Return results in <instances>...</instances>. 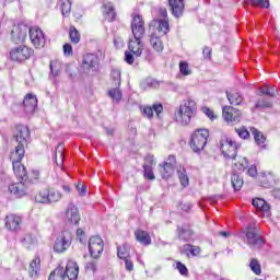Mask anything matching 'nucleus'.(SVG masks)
I'll return each instance as SVG.
<instances>
[{"mask_svg": "<svg viewBox=\"0 0 280 280\" xmlns=\"http://www.w3.org/2000/svg\"><path fill=\"white\" fill-rule=\"evenodd\" d=\"M71 0H59L62 16H69L71 13Z\"/></svg>", "mask_w": 280, "mask_h": 280, "instance_id": "f704fd0d", "label": "nucleus"}, {"mask_svg": "<svg viewBox=\"0 0 280 280\" xmlns=\"http://www.w3.org/2000/svg\"><path fill=\"white\" fill-rule=\"evenodd\" d=\"M23 105L25 113L32 115V113H34L38 107V98L36 95L27 94L23 101Z\"/></svg>", "mask_w": 280, "mask_h": 280, "instance_id": "f3484780", "label": "nucleus"}, {"mask_svg": "<svg viewBox=\"0 0 280 280\" xmlns=\"http://www.w3.org/2000/svg\"><path fill=\"white\" fill-rule=\"evenodd\" d=\"M125 260V266H126V270H128L129 272H131V270H133V265H132V260L127 258H124Z\"/></svg>", "mask_w": 280, "mask_h": 280, "instance_id": "69168bd1", "label": "nucleus"}, {"mask_svg": "<svg viewBox=\"0 0 280 280\" xmlns=\"http://www.w3.org/2000/svg\"><path fill=\"white\" fill-rule=\"evenodd\" d=\"M77 237L81 244H86V234L84 233V230L78 229Z\"/></svg>", "mask_w": 280, "mask_h": 280, "instance_id": "864d4df0", "label": "nucleus"}, {"mask_svg": "<svg viewBox=\"0 0 280 280\" xmlns=\"http://www.w3.org/2000/svg\"><path fill=\"white\" fill-rule=\"evenodd\" d=\"M27 40L36 47V49H40V47H45V36H28Z\"/></svg>", "mask_w": 280, "mask_h": 280, "instance_id": "e433bc0d", "label": "nucleus"}, {"mask_svg": "<svg viewBox=\"0 0 280 280\" xmlns=\"http://www.w3.org/2000/svg\"><path fill=\"white\" fill-rule=\"evenodd\" d=\"M129 50L137 57L143 54V43H141V37L133 36L129 40Z\"/></svg>", "mask_w": 280, "mask_h": 280, "instance_id": "412c9836", "label": "nucleus"}, {"mask_svg": "<svg viewBox=\"0 0 280 280\" xmlns=\"http://www.w3.org/2000/svg\"><path fill=\"white\" fill-rule=\"evenodd\" d=\"M194 235V231L187 226V224L184 225H177V237L178 240H183V242H187L188 240H191V236Z\"/></svg>", "mask_w": 280, "mask_h": 280, "instance_id": "b1692460", "label": "nucleus"}, {"mask_svg": "<svg viewBox=\"0 0 280 280\" xmlns=\"http://www.w3.org/2000/svg\"><path fill=\"white\" fill-rule=\"evenodd\" d=\"M83 69H86L88 71H97L100 69V59L94 54H88L83 57Z\"/></svg>", "mask_w": 280, "mask_h": 280, "instance_id": "f8f14e48", "label": "nucleus"}, {"mask_svg": "<svg viewBox=\"0 0 280 280\" xmlns=\"http://www.w3.org/2000/svg\"><path fill=\"white\" fill-rule=\"evenodd\" d=\"M198 107H196V101L188 98L183 101L179 109L176 114V121L182 126H189L191 124V117L196 115Z\"/></svg>", "mask_w": 280, "mask_h": 280, "instance_id": "f257e3e1", "label": "nucleus"}, {"mask_svg": "<svg viewBox=\"0 0 280 280\" xmlns=\"http://www.w3.org/2000/svg\"><path fill=\"white\" fill-rule=\"evenodd\" d=\"M220 149L225 159H232L235 161V159H237V150H240V144L224 136L221 138Z\"/></svg>", "mask_w": 280, "mask_h": 280, "instance_id": "20e7f679", "label": "nucleus"}, {"mask_svg": "<svg viewBox=\"0 0 280 280\" xmlns=\"http://www.w3.org/2000/svg\"><path fill=\"white\" fill-rule=\"evenodd\" d=\"M252 205L255 207V209H258V211L265 213V215L270 213V205L261 198L253 199Z\"/></svg>", "mask_w": 280, "mask_h": 280, "instance_id": "393cba45", "label": "nucleus"}, {"mask_svg": "<svg viewBox=\"0 0 280 280\" xmlns=\"http://www.w3.org/2000/svg\"><path fill=\"white\" fill-rule=\"evenodd\" d=\"M255 108H272V102L262 98L256 103Z\"/></svg>", "mask_w": 280, "mask_h": 280, "instance_id": "09e8293b", "label": "nucleus"}, {"mask_svg": "<svg viewBox=\"0 0 280 280\" xmlns=\"http://www.w3.org/2000/svg\"><path fill=\"white\" fill-rule=\"evenodd\" d=\"M131 32L133 36H143V34H145V22L143 21V16L140 14L132 16Z\"/></svg>", "mask_w": 280, "mask_h": 280, "instance_id": "9b49d317", "label": "nucleus"}, {"mask_svg": "<svg viewBox=\"0 0 280 280\" xmlns=\"http://www.w3.org/2000/svg\"><path fill=\"white\" fill-rule=\"evenodd\" d=\"M15 30H20V36H27V32L30 36H45V33H43V30L38 26H32L27 27V25L19 24L15 26Z\"/></svg>", "mask_w": 280, "mask_h": 280, "instance_id": "2eb2a0df", "label": "nucleus"}, {"mask_svg": "<svg viewBox=\"0 0 280 280\" xmlns=\"http://www.w3.org/2000/svg\"><path fill=\"white\" fill-rule=\"evenodd\" d=\"M178 174V178L180 180V185L183 187H187V185H189V176H187V171H185V168H179L177 171Z\"/></svg>", "mask_w": 280, "mask_h": 280, "instance_id": "58836bf2", "label": "nucleus"}, {"mask_svg": "<svg viewBox=\"0 0 280 280\" xmlns=\"http://www.w3.org/2000/svg\"><path fill=\"white\" fill-rule=\"evenodd\" d=\"M235 132L238 135L241 139H249L250 132L246 127L235 128Z\"/></svg>", "mask_w": 280, "mask_h": 280, "instance_id": "49530a36", "label": "nucleus"}, {"mask_svg": "<svg viewBox=\"0 0 280 280\" xmlns=\"http://www.w3.org/2000/svg\"><path fill=\"white\" fill-rule=\"evenodd\" d=\"M89 252L93 259H100V255L104 253V240L100 236L90 237Z\"/></svg>", "mask_w": 280, "mask_h": 280, "instance_id": "6e6552de", "label": "nucleus"}, {"mask_svg": "<svg viewBox=\"0 0 280 280\" xmlns=\"http://www.w3.org/2000/svg\"><path fill=\"white\" fill-rule=\"evenodd\" d=\"M144 59L147 60V62H154V52H152L151 50H145L144 51Z\"/></svg>", "mask_w": 280, "mask_h": 280, "instance_id": "bf43d9fd", "label": "nucleus"}, {"mask_svg": "<svg viewBox=\"0 0 280 280\" xmlns=\"http://www.w3.org/2000/svg\"><path fill=\"white\" fill-rule=\"evenodd\" d=\"M203 113L209 117V119H215V115H213V110H211L209 107H203Z\"/></svg>", "mask_w": 280, "mask_h": 280, "instance_id": "338daca9", "label": "nucleus"}, {"mask_svg": "<svg viewBox=\"0 0 280 280\" xmlns=\"http://www.w3.org/2000/svg\"><path fill=\"white\" fill-rule=\"evenodd\" d=\"M62 198V194L58 190H42L38 195L35 196L36 202H40L43 205L58 202Z\"/></svg>", "mask_w": 280, "mask_h": 280, "instance_id": "423d86ee", "label": "nucleus"}, {"mask_svg": "<svg viewBox=\"0 0 280 280\" xmlns=\"http://www.w3.org/2000/svg\"><path fill=\"white\" fill-rule=\"evenodd\" d=\"M65 270V277L68 278L69 280H77L78 275H80V267L78 266V262L73 260H69L67 262L66 269Z\"/></svg>", "mask_w": 280, "mask_h": 280, "instance_id": "dca6fc26", "label": "nucleus"}, {"mask_svg": "<svg viewBox=\"0 0 280 280\" xmlns=\"http://www.w3.org/2000/svg\"><path fill=\"white\" fill-rule=\"evenodd\" d=\"M49 67L52 78H58L60 75V63L58 61H50Z\"/></svg>", "mask_w": 280, "mask_h": 280, "instance_id": "37998d69", "label": "nucleus"}, {"mask_svg": "<svg viewBox=\"0 0 280 280\" xmlns=\"http://www.w3.org/2000/svg\"><path fill=\"white\" fill-rule=\"evenodd\" d=\"M173 16L179 19L185 10V0H168Z\"/></svg>", "mask_w": 280, "mask_h": 280, "instance_id": "4be33fe9", "label": "nucleus"}, {"mask_svg": "<svg viewBox=\"0 0 280 280\" xmlns=\"http://www.w3.org/2000/svg\"><path fill=\"white\" fill-rule=\"evenodd\" d=\"M247 244L253 250H257L264 246V238L259 235L257 229L248 228L246 232Z\"/></svg>", "mask_w": 280, "mask_h": 280, "instance_id": "1a4fd4ad", "label": "nucleus"}, {"mask_svg": "<svg viewBox=\"0 0 280 280\" xmlns=\"http://www.w3.org/2000/svg\"><path fill=\"white\" fill-rule=\"evenodd\" d=\"M154 113H155L156 117L159 119H161V113H163V104H161V103L153 104L152 107L144 106V108L142 110V115L144 117H148V119H152V117H154Z\"/></svg>", "mask_w": 280, "mask_h": 280, "instance_id": "6ab92c4d", "label": "nucleus"}, {"mask_svg": "<svg viewBox=\"0 0 280 280\" xmlns=\"http://www.w3.org/2000/svg\"><path fill=\"white\" fill-rule=\"evenodd\" d=\"M112 80H114L115 86H121V70L112 69Z\"/></svg>", "mask_w": 280, "mask_h": 280, "instance_id": "ea45409f", "label": "nucleus"}, {"mask_svg": "<svg viewBox=\"0 0 280 280\" xmlns=\"http://www.w3.org/2000/svg\"><path fill=\"white\" fill-rule=\"evenodd\" d=\"M259 91H260L259 95H268L269 97H277V89L275 88L270 90L268 85H265L260 88Z\"/></svg>", "mask_w": 280, "mask_h": 280, "instance_id": "a19ab883", "label": "nucleus"}, {"mask_svg": "<svg viewBox=\"0 0 280 280\" xmlns=\"http://www.w3.org/2000/svg\"><path fill=\"white\" fill-rule=\"evenodd\" d=\"M179 71H180L182 75H191V71L189 69V63H187V61L179 62Z\"/></svg>", "mask_w": 280, "mask_h": 280, "instance_id": "de8ad7c7", "label": "nucleus"}, {"mask_svg": "<svg viewBox=\"0 0 280 280\" xmlns=\"http://www.w3.org/2000/svg\"><path fill=\"white\" fill-rule=\"evenodd\" d=\"M150 44L152 45L153 49L158 52L163 51V42L159 36H152L150 38Z\"/></svg>", "mask_w": 280, "mask_h": 280, "instance_id": "4c0bfd02", "label": "nucleus"}, {"mask_svg": "<svg viewBox=\"0 0 280 280\" xmlns=\"http://www.w3.org/2000/svg\"><path fill=\"white\" fill-rule=\"evenodd\" d=\"M38 270H40V258L36 257L30 264V276L36 277L38 275Z\"/></svg>", "mask_w": 280, "mask_h": 280, "instance_id": "72a5a7b5", "label": "nucleus"}, {"mask_svg": "<svg viewBox=\"0 0 280 280\" xmlns=\"http://www.w3.org/2000/svg\"><path fill=\"white\" fill-rule=\"evenodd\" d=\"M15 156L16 159L13 160V172L18 178H21V180H27V170L21 164L23 159H19V154H15Z\"/></svg>", "mask_w": 280, "mask_h": 280, "instance_id": "a211bd4d", "label": "nucleus"}, {"mask_svg": "<svg viewBox=\"0 0 280 280\" xmlns=\"http://www.w3.org/2000/svg\"><path fill=\"white\" fill-rule=\"evenodd\" d=\"M125 62H127V65H133L135 55H132V51H126L125 52Z\"/></svg>", "mask_w": 280, "mask_h": 280, "instance_id": "4d7b16f0", "label": "nucleus"}, {"mask_svg": "<svg viewBox=\"0 0 280 280\" xmlns=\"http://www.w3.org/2000/svg\"><path fill=\"white\" fill-rule=\"evenodd\" d=\"M85 270H91L92 272L97 271V261H90L85 266Z\"/></svg>", "mask_w": 280, "mask_h": 280, "instance_id": "052dcab7", "label": "nucleus"}, {"mask_svg": "<svg viewBox=\"0 0 280 280\" xmlns=\"http://www.w3.org/2000/svg\"><path fill=\"white\" fill-rule=\"evenodd\" d=\"M232 187L234 188V191H240L244 185V178L240 176L237 173H233L231 177Z\"/></svg>", "mask_w": 280, "mask_h": 280, "instance_id": "c756f323", "label": "nucleus"}, {"mask_svg": "<svg viewBox=\"0 0 280 280\" xmlns=\"http://www.w3.org/2000/svg\"><path fill=\"white\" fill-rule=\"evenodd\" d=\"M248 176H252V178H255L257 176V166L252 165L247 171Z\"/></svg>", "mask_w": 280, "mask_h": 280, "instance_id": "0e129e2a", "label": "nucleus"}, {"mask_svg": "<svg viewBox=\"0 0 280 280\" xmlns=\"http://www.w3.org/2000/svg\"><path fill=\"white\" fill-rule=\"evenodd\" d=\"M21 242L24 244V246H30L34 244V237H32V234H25Z\"/></svg>", "mask_w": 280, "mask_h": 280, "instance_id": "6e6d98bb", "label": "nucleus"}, {"mask_svg": "<svg viewBox=\"0 0 280 280\" xmlns=\"http://www.w3.org/2000/svg\"><path fill=\"white\" fill-rule=\"evenodd\" d=\"M209 139L208 129H196L190 139V148L195 152H202L205 145H207V140Z\"/></svg>", "mask_w": 280, "mask_h": 280, "instance_id": "7ed1b4c3", "label": "nucleus"}, {"mask_svg": "<svg viewBox=\"0 0 280 280\" xmlns=\"http://www.w3.org/2000/svg\"><path fill=\"white\" fill-rule=\"evenodd\" d=\"M13 138L15 139V154L19 159L25 156V148H27V140L30 139V128L25 125H16L13 132Z\"/></svg>", "mask_w": 280, "mask_h": 280, "instance_id": "f03ea898", "label": "nucleus"}, {"mask_svg": "<svg viewBox=\"0 0 280 280\" xmlns=\"http://www.w3.org/2000/svg\"><path fill=\"white\" fill-rule=\"evenodd\" d=\"M26 40H27V37H25V36H14L13 37V43H15V45H27V43H26Z\"/></svg>", "mask_w": 280, "mask_h": 280, "instance_id": "13d9d810", "label": "nucleus"}, {"mask_svg": "<svg viewBox=\"0 0 280 280\" xmlns=\"http://www.w3.org/2000/svg\"><path fill=\"white\" fill-rule=\"evenodd\" d=\"M174 167L171 164L164 163L163 165L160 164V174L162 175V178H170L172 174H174Z\"/></svg>", "mask_w": 280, "mask_h": 280, "instance_id": "2f4dec72", "label": "nucleus"}, {"mask_svg": "<svg viewBox=\"0 0 280 280\" xmlns=\"http://www.w3.org/2000/svg\"><path fill=\"white\" fill-rule=\"evenodd\" d=\"M65 268L57 267L48 277V280H65Z\"/></svg>", "mask_w": 280, "mask_h": 280, "instance_id": "473e14b6", "label": "nucleus"}, {"mask_svg": "<svg viewBox=\"0 0 280 280\" xmlns=\"http://www.w3.org/2000/svg\"><path fill=\"white\" fill-rule=\"evenodd\" d=\"M223 118L230 124H240L242 121V113L233 106H224Z\"/></svg>", "mask_w": 280, "mask_h": 280, "instance_id": "9d476101", "label": "nucleus"}, {"mask_svg": "<svg viewBox=\"0 0 280 280\" xmlns=\"http://www.w3.org/2000/svg\"><path fill=\"white\" fill-rule=\"evenodd\" d=\"M249 268L257 276L261 275V265L259 264V260H257V258L252 259Z\"/></svg>", "mask_w": 280, "mask_h": 280, "instance_id": "79ce46f5", "label": "nucleus"}, {"mask_svg": "<svg viewBox=\"0 0 280 280\" xmlns=\"http://www.w3.org/2000/svg\"><path fill=\"white\" fill-rule=\"evenodd\" d=\"M66 217L71 224H79L80 222V212L78 211V207L73 203H69L68 209L66 211Z\"/></svg>", "mask_w": 280, "mask_h": 280, "instance_id": "5701e85b", "label": "nucleus"}, {"mask_svg": "<svg viewBox=\"0 0 280 280\" xmlns=\"http://www.w3.org/2000/svg\"><path fill=\"white\" fill-rule=\"evenodd\" d=\"M166 165H172L173 167H176V156L175 155H170L166 160Z\"/></svg>", "mask_w": 280, "mask_h": 280, "instance_id": "e2e57ef3", "label": "nucleus"}, {"mask_svg": "<svg viewBox=\"0 0 280 280\" xmlns=\"http://www.w3.org/2000/svg\"><path fill=\"white\" fill-rule=\"evenodd\" d=\"M103 14L105 16V20L109 23H113V21H115V16H117V13H115V7H113V3L107 2L103 4Z\"/></svg>", "mask_w": 280, "mask_h": 280, "instance_id": "bb28decb", "label": "nucleus"}, {"mask_svg": "<svg viewBox=\"0 0 280 280\" xmlns=\"http://www.w3.org/2000/svg\"><path fill=\"white\" fill-rule=\"evenodd\" d=\"M258 180L260 182L261 187H265L266 189L270 188V182L266 180L265 172L259 173Z\"/></svg>", "mask_w": 280, "mask_h": 280, "instance_id": "603ef678", "label": "nucleus"}, {"mask_svg": "<svg viewBox=\"0 0 280 280\" xmlns=\"http://www.w3.org/2000/svg\"><path fill=\"white\" fill-rule=\"evenodd\" d=\"M143 170H144V178H147L148 180H154V178H156L150 165H143Z\"/></svg>", "mask_w": 280, "mask_h": 280, "instance_id": "8fccbe9b", "label": "nucleus"}, {"mask_svg": "<svg viewBox=\"0 0 280 280\" xmlns=\"http://www.w3.org/2000/svg\"><path fill=\"white\" fill-rule=\"evenodd\" d=\"M55 161L58 167H62L65 163V144L59 143L55 151Z\"/></svg>", "mask_w": 280, "mask_h": 280, "instance_id": "cd10ccee", "label": "nucleus"}, {"mask_svg": "<svg viewBox=\"0 0 280 280\" xmlns=\"http://www.w3.org/2000/svg\"><path fill=\"white\" fill-rule=\"evenodd\" d=\"M202 54L203 58H206L207 60H211V48L205 47Z\"/></svg>", "mask_w": 280, "mask_h": 280, "instance_id": "774afa93", "label": "nucleus"}, {"mask_svg": "<svg viewBox=\"0 0 280 280\" xmlns=\"http://www.w3.org/2000/svg\"><path fill=\"white\" fill-rule=\"evenodd\" d=\"M135 237L137 242L143 246H150V244H152V237H150V234L143 230H137L135 232Z\"/></svg>", "mask_w": 280, "mask_h": 280, "instance_id": "a878e982", "label": "nucleus"}, {"mask_svg": "<svg viewBox=\"0 0 280 280\" xmlns=\"http://www.w3.org/2000/svg\"><path fill=\"white\" fill-rule=\"evenodd\" d=\"M226 93V97L230 102V104L234 105V106H240L242 104V95L237 92L231 93L229 91L225 92Z\"/></svg>", "mask_w": 280, "mask_h": 280, "instance_id": "7c9ffc66", "label": "nucleus"}, {"mask_svg": "<svg viewBox=\"0 0 280 280\" xmlns=\"http://www.w3.org/2000/svg\"><path fill=\"white\" fill-rule=\"evenodd\" d=\"M63 54L65 56H71V54H73V47H71V44L63 45Z\"/></svg>", "mask_w": 280, "mask_h": 280, "instance_id": "680f3d73", "label": "nucleus"}, {"mask_svg": "<svg viewBox=\"0 0 280 280\" xmlns=\"http://www.w3.org/2000/svg\"><path fill=\"white\" fill-rule=\"evenodd\" d=\"M249 130H250V132L254 137V141H255V143H257V145H261V144L266 143V136H264V132L259 131L255 127H250Z\"/></svg>", "mask_w": 280, "mask_h": 280, "instance_id": "c85d7f7f", "label": "nucleus"}, {"mask_svg": "<svg viewBox=\"0 0 280 280\" xmlns=\"http://www.w3.org/2000/svg\"><path fill=\"white\" fill-rule=\"evenodd\" d=\"M108 95L112 100L119 102L121 100V91L119 90V86L116 85V88L109 90Z\"/></svg>", "mask_w": 280, "mask_h": 280, "instance_id": "c03bdc74", "label": "nucleus"}, {"mask_svg": "<svg viewBox=\"0 0 280 280\" xmlns=\"http://www.w3.org/2000/svg\"><path fill=\"white\" fill-rule=\"evenodd\" d=\"M186 248H189V253L190 255H192L194 257L200 255V247L198 246H194L191 244H187Z\"/></svg>", "mask_w": 280, "mask_h": 280, "instance_id": "5fc2aeb1", "label": "nucleus"}, {"mask_svg": "<svg viewBox=\"0 0 280 280\" xmlns=\"http://www.w3.org/2000/svg\"><path fill=\"white\" fill-rule=\"evenodd\" d=\"M150 30L158 31L160 35H167L170 33V22L167 20H152L149 25Z\"/></svg>", "mask_w": 280, "mask_h": 280, "instance_id": "ddd939ff", "label": "nucleus"}, {"mask_svg": "<svg viewBox=\"0 0 280 280\" xmlns=\"http://www.w3.org/2000/svg\"><path fill=\"white\" fill-rule=\"evenodd\" d=\"M9 191L15 196V198H23V196L27 195V186L23 182L11 184L9 185Z\"/></svg>", "mask_w": 280, "mask_h": 280, "instance_id": "aec40b11", "label": "nucleus"}, {"mask_svg": "<svg viewBox=\"0 0 280 280\" xmlns=\"http://www.w3.org/2000/svg\"><path fill=\"white\" fill-rule=\"evenodd\" d=\"M5 229L8 231H21V224H23V219L16 214H9L4 219Z\"/></svg>", "mask_w": 280, "mask_h": 280, "instance_id": "4468645a", "label": "nucleus"}, {"mask_svg": "<svg viewBox=\"0 0 280 280\" xmlns=\"http://www.w3.org/2000/svg\"><path fill=\"white\" fill-rule=\"evenodd\" d=\"M248 167V160L246 158H237V161L233 164V170H237L238 172H244Z\"/></svg>", "mask_w": 280, "mask_h": 280, "instance_id": "c9c22d12", "label": "nucleus"}, {"mask_svg": "<svg viewBox=\"0 0 280 280\" xmlns=\"http://www.w3.org/2000/svg\"><path fill=\"white\" fill-rule=\"evenodd\" d=\"M176 268H177L179 275H182L183 277H187V275H189V269H187V266H185V264L177 261Z\"/></svg>", "mask_w": 280, "mask_h": 280, "instance_id": "3c124183", "label": "nucleus"}, {"mask_svg": "<svg viewBox=\"0 0 280 280\" xmlns=\"http://www.w3.org/2000/svg\"><path fill=\"white\" fill-rule=\"evenodd\" d=\"M246 3H250V5H259V8H270L269 0H245Z\"/></svg>", "mask_w": 280, "mask_h": 280, "instance_id": "a18cd8bd", "label": "nucleus"}, {"mask_svg": "<svg viewBox=\"0 0 280 280\" xmlns=\"http://www.w3.org/2000/svg\"><path fill=\"white\" fill-rule=\"evenodd\" d=\"M9 56L13 62H25V60H30V58L34 56V50L26 45H23L12 49Z\"/></svg>", "mask_w": 280, "mask_h": 280, "instance_id": "39448f33", "label": "nucleus"}, {"mask_svg": "<svg viewBox=\"0 0 280 280\" xmlns=\"http://www.w3.org/2000/svg\"><path fill=\"white\" fill-rule=\"evenodd\" d=\"M72 241H73V234L70 231H63L55 242V245H54L55 253H65V250H68L69 246H71Z\"/></svg>", "mask_w": 280, "mask_h": 280, "instance_id": "0eeeda50", "label": "nucleus"}]
</instances>
